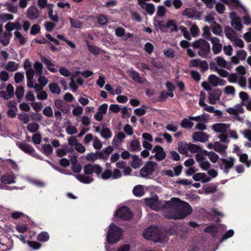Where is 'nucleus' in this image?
<instances>
[{"label":"nucleus","mask_w":251,"mask_h":251,"mask_svg":"<svg viewBox=\"0 0 251 251\" xmlns=\"http://www.w3.org/2000/svg\"><path fill=\"white\" fill-rule=\"evenodd\" d=\"M176 208L165 213V217L168 219H183L192 212V208L190 204L185 201L179 200Z\"/></svg>","instance_id":"f257e3e1"},{"label":"nucleus","mask_w":251,"mask_h":251,"mask_svg":"<svg viewBox=\"0 0 251 251\" xmlns=\"http://www.w3.org/2000/svg\"><path fill=\"white\" fill-rule=\"evenodd\" d=\"M123 233L121 228L113 223L111 224L106 235L107 243L111 245L117 243L121 239Z\"/></svg>","instance_id":"f03ea898"},{"label":"nucleus","mask_w":251,"mask_h":251,"mask_svg":"<svg viewBox=\"0 0 251 251\" xmlns=\"http://www.w3.org/2000/svg\"><path fill=\"white\" fill-rule=\"evenodd\" d=\"M192 46L195 49H199L198 55L204 58H207L210 52V46L206 40L200 39L193 42Z\"/></svg>","instance_id":"7ed1b4c3"},{"label":"nucleus","mask_w":251,"mask_h":251,"mask_svg":"<svg viewBox=\"0 0 251 251\" xmlns=\"http://www.w3.org/2000/svg\"><path fill=\"white\" fill-rule=\"evenodd\" d=\"M143 237L151 240L159 242L161 240L160 232L157 228L149 227L146 229L143 232Z\"/></svg>","instance_id":"20e7f679"},{"label":"nucleus","mask_w":251,"mask_h":251,"mask_svg":"<svg viewBox=\"0 0 251 251\" xmlns=\"http://www.w3.org/2000/svg\"><path fill=\"white\" fill-rule=\"evenodd\" d=\"M157 167V164L153 161H148L140 171V174L143 177H147L152 175Z\"/></svg>","instance_id":"39448f33"},{"label":"nucleus","mask_w":251,"mask_h":251,"mask_svg":"<svg viewBox=\"0 0 251 251\" xmlns=\"http://www.w3.org/2000/svg\"><path fill=\"white\" fill-rule=\"evenodd\" d=\"M115 215L123 221H129L132 218L133 214L128 207L124 206L116 210Z\"/></svg>","instance_id":"423d86ee"},{"label":"nucleus","mask_w":251,"mask_h":251,"mask_svg":"<svg viewBox=\"0 0 251 251\" xmlns=\"http://www.w3.org/2000/svg\"><path fill=\"white\" fill-rule=\"evenodd\" d=\"M84 173L86 175H89L95 173L98 176L102 172V167L98 164H87L83 167Z\"/></svg>","instance_id":"0eeeda50"},{"label":"nucleus","mask_w":251,"mask_h":251,"mask_svg":"<svg viewBox=\"0 0 251 251\" xmlns=\"http://www.w3.org/2000/svg\"><path fill=\"white\" fill-rule=\"evenodd\" d=\"M221 163L219 164V168L226 174H227L229 170L233 167L234 164L235 159L233 158H230L229 160L226 158H221Z\"/></svg>","instance_id":"6e6552de"},{"label":"nucleus","mask_w":251,"mask_h":251,"mask_svg":"<svg viewBox=\"0 0 251 251\" xmlns=\"http://www.w3.org/2000/svg\"><path fill=\"white\" fill-rule=\"evenodd\" d=\"M17 146L18 147L19 149H20L22 151L24 152L34 156L35 150L33 148V147L28 144L25 142H17L16 143Z\"/></svg>","instance_id":"1a4fd4ad"},{"label":"nucleus","mask_w":251,"mask_h":251,"mask_svg":"<svg viewBox=\"0 0 251 251\" xmlns=\"http://www.w3.org/2000/svg\"><path fill=\"white\" fill-rule=\"evenodd\" d=\"M152 152H155L154 157L159 161L163 160L166 156V153L164 151L163 147L159 145H156L154 147Z\"/></svg>","instance_id":"9d476101"},{"label":"nucleus","mask_w":251,"mask_h":251,"mask_svg":"<svg viewBox=\"0 0 251 251\" xmlns=\"http://www.w3.org/2000/svg\"><path fill=\"white\" fill-rule=\"evenodd\" d=\"M222 92L219 89H215L210 91L208 93L209 102L211 104H215L216 101L220 99Z\"/></svg>","instance_id":"9b49d317"},{"label":"nucleus","mask_w":251,"mask_h":251,"mask_svg":"<svg viewBox=\"0 0 251 251\" xmlns=\"http://www.w3.org/2000/svg\"><path fill=\"white\" fill-rule=\"evenodd\" d=\"M54 105L60 111L68 114L70 110V105L61 100H56L54 102Z\"/></svg>","instance_id":"f8f14e48"},{"label":"nucleus","mask_w":251,"mask_h":251,"mask_svg":"<svg viewBox=\"0 0 251 251\" xmlns=\"http://www.w3.org/2000/svg\"><path fill=\"white\" fill-rule=\"evenodd\" d=\"M40 12L35 6H30L27 10L26 15L30 20H34L39 17Z\"/></svg>","instance_id":"ddd939ff"},{"label":"nucleus","mask_w":251,"mask_h":251,"mask_svg":"<svg viewBox=\"0 0 251 251\" xmlns=\"http://www.w3.org/2000/svg\"><path fill=\"white\" fill-rule=\"evenodd\" d=\"M192 138L194 141L204 143L208 140L209 136L203 132H195L193 134Z\"/></svg>","instance_id":"4468645a"},{"label":"nucleus","mask_w":251,"mask_h":251,"mask_svg":"<svg viewBox=\"0 0 251 251\" xmlns=\"http://www.w3.org/2000/svg\"><path fill=\"white\" fill-rule=\"evenodd\" d=\"M193 178L194 180L198 181L201 180L202 183H206L211 180V177L207 176L204 173H198L193 175Z\"/></svg>","instance_id":"2eb2a0df"},{"label":"nucleus","mask_w":251,"mask_h":251,"mask_svg":"<svg viewBox=\"0 0 251 251\" xmlns=\"http://www.w3.org/2000/svg\"><path fill=\"white\" fill-rule=\"evenodd\" d=\"M212 127L215 132L224 133L226 132L229 127V125L223 123H217L214 124Z\"/></svg>","instance_id":"dca6fc26"},{"label":"nucleus","mask_w":251,"mask_h":251,"mask_svg":"<svg viewBox=\"0 0 251 251\" xmlns=\"http://www.w3.org/2000/svg\"><path fill=\"white\" fill-rule=\"evenodd\" d=\"M212 32L217 35L222 36L223 28L222 26L216 21H213L211 24Z\"/></svg>","instance_id":"f3484780"},{"label":"nucleus","mask_w":251,"mask_h":251,"mask_svg":"<svg viewBox=\"0 0 251 251\" xmlns=\"http://www.w3.org/2000/svg\"><path fill=\"white\" fill-rule=\"evenodd\" d=\"M179 199L177 198H173L170 201H166L165 203V206L168 208H171V211H172L174 209L176 208L177 203L179 201Z\"/></svg>","instance_id":"a211bd4d"},{"label":"nucleus","mask_w":251,"mask_h":251,"mask_svg":"<svg viewBox=\"0 0 251 251\" xmlns=\"http://www.w3.org/2000/svg\"><path fill=\"white\" fill-rule=\"evenodd\" d=\"M128 74L134 81L141 84L144 83L142 77L136 71L133 70L129 71Z\"/></svg>","instance_id":"6ab92c4d"},{"label":"nucleus","mask_w":251,"mask_h":251,"mask_svg":"<svg viewBox=\"0 0 251 251\" xmlns=\"http://www.w3.org/2000/svg\"><path fill=\"white\" fill-rule=\"evenodd\" d=\"M40 59L45 64L46 68L48 70L52 73L57 72V70L56 68L51 67V66H53V64L50 60L43 56H41Z\"/></svg>","instance_id":"aec40b11"},{"label":"nucleus","mask_w":251,"mask_h":251,"mask_svg":"<svg viewBox=\"0 0 251 251\" xmlns=\"http://www.w3.org/2000/svg\"><path fill=\"white\" fill-rule=\"evenodd\" d=\"M1 181L2 183L6 184H12L15 182L13 175L10 174L3 175L1 177Z\"/></svg>","instance_id":"412c9836"},{"label":"nucleus","mask_w":251,"mask_h":251,"mask_svg":"<svg viewBox=\"0 0 251 251\" xmlns=\"http://www.w3.org/2000/svg\"><path fill=\"white\" fill-rule=\"evenodd\" d=\"M231 25L237 30H240L243 27L240 19L238 17L232 18L231 22Z\"/></svg>","instance_id":"4be33fe9"},{"label":"nucleus","mask_w":251,"mask_h":251,"mask_svg":"<svg viewBox=\"0 0 251 251\" xmlns=\"http://www.w3.org/2000/svg\"><path fill=\"white\" fill-rule=\"evenodd\" d=\"M225 33L226 37L231 41H233L236 37V32L229 26H225Z\"/></svg>","instance_id":"5701e85b"},{"label":"nucleus","mask_w":251,"mask_h":251,"mask_svg":"<svg viewBox=\"0 0 251 251\" xmlns=\"http://www.w3.org/2000/svg\"><path fill=\"white\" fill-rule=\"evenodd\" d=\"M76 179L80 182L85 183L89 184L93 181L94 179L88 176H85L83 175H77L75 176Z\"/></svg>","instance_id":"b1692460"},{"label":"nucleus","mask_w":251,"mask_h":251,"mask_svg":"<svg viewBox=\"0 0 251 251\" xmlns=\"http://www.w3.org/2000/svg\"><path fill=\"white\" fill-rule=\"evenodd\" d=\"M130 147L133 151H139L141 150L140 142L138 139H133L130 143Z\"/></svg>","instance_id":"393cba45"},{"label":"nucleus","mask_w":251,"mask_h":251,"mask_svg":"<svg viewBox=\"0 0 251 251\" xmlns=\"http://www.w3.org/2000/svg\"><path fill=\"white\" fill-rule=\"evenodd\" d=\"M204 231L210 233L212 237H216V234L219 231V228L216 226L210 225L204 229Z\"/></svg>","instance_id":"a878e982"},{"label":"nucleus","mask_w":251,"mask_h":251,"mask_svg":"<svg viewBox=\"0 0 251 251\" xmlns=\"http://www.w3.org/2000/svg\"><path fill=\"white\" fill-rule=\"evenodd\" d=\"M227 147L221 144L218 142H215L214 145L213 149L217 152L221 154L226 153V149Z\"/></svg>","instance_id":"bb28decb"},{"label":"nucleus","mask_w":251,"mask_h":251,"mask_svg":"<svg viewBox=\"0 0 251 251\" xmlns=\"http://www.w3.org/2000/svg\"><path fill=\"white\" fill-rule=\"evenodd\" d=\"M50 239V235L47 231L41 232L37 237V240L42 242H47Z\"/></svg>","instance_id":"cd10ccee"},{"label":"nucleus","mask_w":251,"mask_h":251,"mask_svg":"<svg viewBox=\"0 0 251 251\" xmlns=\"http://www.w3.org/2000/svg\"><path fill=\"white\" fill-rule=\"evenodd\" d=\"M189 119L184 118L183 119L181 123L180 126L186 129H190L193 126L194 123L190 121Z\"/></svg>","instance_id":"c85d7f7f"},{"label":"nucleus","mask_w":251,"mask_h":251,"mask_svg":"<svg viewBox=\"0 0 251 251\" xmlns=\"http://www.w3.org/2000/svg\"><path fill=\"white\" fill-rule=\"evenodd\" d=\"M187 150L193 153L199 152L201 151L200 146L191 143L188 144Z\"/></svg>","instance_id":"c756f323"},{"label":"nucleus","mask_w":251,"mask_h":251,"mask_svg":"<svg viewBox=\"0 0 251 251\" xmlns=\"http://www.w3.org/2000/svg\"><path fill=\"white\" fill-rule=\"evenodd\" d=\"M203 151L205 154H207L210 160L212 163H216L219 158V155L213 151L208 152L205 150Z\"/></svg>","instance_id":"7c9ffc66"},{"label":"nucleus","mask_w":251,"mask_h":251,"mask_svg":"<svg viewBox=\"0 0 251 251\" xmlns=\"http://www.w3.org/2000/svg\"><path fill=\"white\" fill-rule=\"evenodd\" d=\"M133 194L136 197H141L144 194L143 187L141 185L135 186L132 190Z\"/></svg>","instance_id":"2f4dec72"},{"label":"nucleus","mask_w":251,"mask_h":251,"mask_svg":"<svg viewBox=\"0 0 251 251\" xmlns=\"http://www.w3.org/2000/svg\"><path fill=\"white\" fill-rule=\"evenodd\" d=\"M187 147L188 144L186 142L184 143L179 142L178 143V151L181 154H186L188 152Z\"/></svg>","instance_id":"473e14b6"},{"label":"nucleus","mask_w":251,"mask_h":251,"mask_svg":"<svg viewBox=\"0 0 251 251\" xmlns=\"http://www.w3.org/2000/svg\"><path fill=\"white\" fill-rule=\"evenodd\" d=\"M126 138V135L122 132H118L116 135V137H114L112 140V143L114 144H116L117 142H118L119 143L123 142V140Z\"/></svg>","instance_id":"72a5a7b5"},{"label":"nucleus","mask_w":251,"mask_h":251,"mask_svg":"<svg viewBox=\"0 0 251 251\" xmlns=\"http://www.w3.org/2000/svg\"><path fill=\"white\" fill-rule=\"evenodd\" d=\"M132 158L133 161L131 163V165L134 169H137L141 165V159H140L138 156L135 154L132 156Z\"/></svg>","instance_id":"f704fd0d"},{"label":"nucleus","mask_w":251,"mask_h":251,"mask_svg":"<svg viewBox=\"0 0 251 251\" xmlns=\"http://www.w3.org/2000/svg\"><path fill=\"white\" fill-rule=\"evenodd\" d=\"M166 26H167V28H171L170 30L172 32L174 31L177 32L178 30V27L174 20H169L167 22Z\"/></svg>","instance_id":"c9c22d12"},{"label":"nucleus","mask_w":251,"mask_h":251,"mask_svg":"<svg viewBox=\"0 0 251 251\" xmlns=\"http://www.w3.org/2000/svg\"><path fill=\"white\" fill-rule=\"evenodd\" d=\"M5 69L9 72H14L18 70V65L14 61H9L5 67Z\"/></svg>","instance_id":"e433bc0d"},{"label":"nucleus","mask_w":251,"mask_h":251,"mask_svg":"<svg viewBox=\"0 0 251 251\" xmlns=\"http://www.w3.org/2000/svg\"><path fill=\"white\" fill-rule=\"evenodd\" d=\"M49 88L50 91L54 94H59L61 92V89L59 86L55 83H51L49 85Z\"/></svg>","instance_id":"4c0bfd02"},{"label":"nucleus","mask_w":251,"mask_h":251,"mask_svg":"<svg viewBox=\"0 0 251 251\" xmlns=\"http://www.w3.org/2000/svg\"><path fill=\"white\" fill-rule=\"evenodd\" d=\"M34 68L38 75H42L43 66L41 63L36 61L34 64Z\"/></svg>","instance_id":"58836bf2"},{"label":"nucleus","mask_w":251,"mask_h":251,"mask_svg":"<svg viewBox=\"0 0 251 251\" xmlns=\"http://www.w3.org/2000/svg\"><path fill=\"white\" fill-rule=\"evenodd\" d=\"M39 128V125L38 124L35 122H32L29 124L27 126V129L28 130L31 132L34 133L36 132Z\"/></svg>","instance_id":"ea45409f"},{"label":"nucleus","mask_w":251,"mask_h":251,"mask_svg":"<svg viewBox=\"0 0 251 251\" xmlns=\"http://www.w3.org/2000/svg\"><path fill=\"white\" fill-rule=\"evenodd\" d=\"M43 153L47 156L50 155L53 152V149L51 146L49 144H44L42 146Z\"/></svg>","instance_id":"a19ab883"},{"label":"nucleus","mask_w":251,"mask_h":251,"mask_svg":"<svg viewBox=\"0 0 251 251\" xmlns=\"http://www.w3.org/2000/svg\"><path fill=\"white\" fill-rule=\"evenodd\" d=\"M216 60L217 62V64L218 66L226 68L227 69H229L230 68L226 66L227 64V62L226 60H225L223 57L221 56H218L216 58Z\"/></svg>","instance_id":"79ce46f5"},{"label":"nucleus","mask_w":251,"mask_h":251,"mask_svg":"<svg viewBox=\"0 0 251 251\" xmlns=\"http://www.w3.org/2000/svg\"><path fill=\"white\" fill-rule=\"evenodd\" d=\"M205 191L209 194L215 193L217 190V187L214 184H209L205 186Z\"/></svg>","instance_id":"37998d69"},{"label":"nucleus","mask_w":251,"mask_h":251,"mask_svg":"<svg viewBox=\"0 0 251 251\" xmlns=\"http://www.w3.org/2000/svg\"><path fill=\"white\" fill-rule=\"evenodd\" d=\"M206 114H203L201 115L194 117V116H190L189 117V119L191 120L199 121V122H207V119L206 117Z\"/></svg>","instance_id":"c03bdc74"},{"label":"nucleus","mask_w":251,"mask_h":251,"mask_svg":"<svg viewBox=\"0 0 251 251\" xmlns=\"http://www.w3.org/2000/svg\"><path fill=\"white\" fill-rule=\"evenodd\" d=\"M219 78L216 76L215 75H210L208 76V80L210 83H211L214 86H217L219 85Z\"/></svg>","instance_id":"a18cd8bd"},{"label":"nucleus","mask_w":251,"mask_h":251,"mask_svg":"<svg viewBox=\"0 0 251 251\" xmlns=\"http://www.w3.org/2000/svg\"><path fill=\"white\" fill-rule=\"evenodd\" d=\"M101 136L104 139H108L112 136L111 130L107 127L103 128L100 132Z\"/></svg>","instance_id":"49530a36"},{"label":"nucleus","mask_w":251,"mask_h":251,"mask_svg":"<svg viewBox=\"0 0 251 251\" xmlns=\"http://www.w3.org/2000/svg\"><path fill=\"white\" fill-rule=\"evenodd\" d=\"M14 35L15 36L17 39H18L19 43L21 45H24L26 43L27 39L22 36L21 32L18 31H15Z\"/></svg>","instance_id":"de8ad7c7"},{"label":"nucleus","mask_w":251,"mask_h":251,"mask_svg":"<svg viewBox=\"0 0 251 251\" xmlns=\"http://www.w3.org/2000/svg\"><path fill=\"white\" fill-rule=\"evenodd\" d=\"M69 20L70 21L71 26L75 28H80L81 27L82 25V22H80L79 20L74 19L72 18H70Z\"/></svg>","instance_id":"09e8293b"},{"label":"nucleus","mask_w":251,"mask_h":251,"mask_svg":"<svg viewBox=\"0 0 251 251\" xmlns=\"http://www.w3.org/2000/svg\"><path fill=\"white\" fill-rule=\"evenodd\" d=\"M11 218L17 220L19 219L20 217H24L26 218L28 220L29 217L27 216H25L24 213L18 211H14L11 214Z\"/></svg>","instance_id":"8fccbe9b"},{"label":"nucleus","mask_w":251,"mask_h":251,"mask_svg":"<svg viewBox=\"0 0 251 251\" xmlns=\"http://www.w3.org/2000/svg\"><path fill=\"white\" fill-rule=\"evenodd\" d=\"M146 6L145 7V9L150 15H152L155 11L154 5L153 4L151 3H147L146 4ZM142 8H144V7L142 6Z\"/></svg>","instance_id":"3c124183"},{"label":"nucleus","mask_w":251,"mask_h":251,"mask_svg":"<svg viewBox=\"0 0 251 251\" xmlns=\"http://www.w3.org/2000/svg\"><path fill=\"white\" fill-rule=\"evenodd\" d=\"M53 10L52 8H50L48 11V15L49 18L54 22L57 23L59 21L58 16L57 14H53Z\"/></svg>","instance_id":"603ef678"},{"label":"nucleus","mask_w":251,"mask_h":251,"mask_svg":"<svg viewBox=\"0 0 251 251\" xmlns=\"http://www.w3.org/2000/svg\"><path fill=\"white\" fill-rule=\"evenodd\" d=\"M28 245L34 250H38L41 248L42 245L40 243L36 241H27Z\"/></svg>","instance_id":"864d4df0"},{"label":"nucleus","mask_w":251,"mask_h":251,"mask_svg":"<svg viewBox=\"0 0 251 251\" xmlns=\"http://www.w3.org/2000/svg\"><path fill=\"white\" fill-rule=\"evenodd\" d=\"M82 169L81 165L72 160V170L75 173H79Z\"/></svg>","instance_id":"5fc2aeb1"},{"label":"nucleus","mask_w":251,"mask_h":251,"mask_svg":"<svg viewBox=\"0 0 251 251\" xmlns=\"http://www.w3.org/2000/svg\"><path fill=\"white\" fill-rule=\"evenodd\" d=\"M89 51L93 54L98 55L100 53V49L96 46L87 44Z\"/></svg>","instance_id":"6e6d98bb"},{"label":"nucleus","mask_w":251,"mask_h":251,"mask_svg":"<svg viewBox=\"0 0 251 251\" xmlns=\"http://www.w3.org/2000/svg\"><path fill=\"white\" fill-rule=\"evenodd\" d=\"M16 229L19 232L24 233L27 231L28 229V226L27 224L17 225L16 226Z\"/></svg>","instance_id":"4d7b16f0"},{"label":"nucleus","mask_w":251,"mask_h":251,"mask_svg":"<svg viewBox=\"0 0 251 251\" xmlns=\"http://www.w3.org/2000/svg\"><path fill=\"white\" fill-rule=\"evenodd\" d=\"M24 89L23 86H19L17 87L16 90V96L18 99H21L24 96Z\"/></svg>","instance_id":"13d9d810"},{"label":"nucleus","mask_w":251,"mask_h":251,"mask_svg":"<svg viewBox=\"0 0 251 251\" xmlns=\"http://www.w3.org/2000/svg\"><path fill=\"white\" fill-rule=\"evenodd\" d=\"M13 19V15L10 14L2 13L0 15V19H1L3 22H5L8 20H12Z\"/></svg>","instance_id":"bf43d9fd"},{"label":"nucleus","mask_w":251,"mask_h":251,"mask_svg":"<svg viewBox=\"0 0 251 251\" xmlns=\"http://www.w3.org/2000/svg\"><path fill=\"white\" fill-rule=\"evenodd\" d=\"M86 158L88 161L94 162L99 158V156L97 152L95 153L91 152L87 154Z\"/></svg>","instance_id":"052dcab7"},{"label":"nucleus","mask_w":251,"mask_h":251,"mask_svg":"<svg viewBox=\"0 0 251 251\" xmlns=\"http://www.w3.org/2000/svg\"><path fill=\"white\" fill-rule=\"evenodd\" d=\"M40 26L38 25H33L30 29V34L32 35H35L40 32Z\"/></svg>","instance_id":"680f3d73"},{"label":"nucleus","mask_w":251,"mask_h":251,"mask_svg":"<svg viewBox=\"0 0 251 251\" xmlns=\"http://www.w3.org/2000/svg\"><path fill=\"white\" fill-rule=\"evenodd\" d=\"M215 9L218 13L222 14L225 10V6L223 3L219 2L216 4Z\"/></svg>","instance_id":"e2e57ef3"},{"label":"nucleus","mask_w":251,"mask_h":251,"mask_svg":"<svg viewBox=\"0 0 251 251\" xmlns=\"http://www.w3.org/2000/svg\"><path fill=\"white\" fill-rule=\"evenodd\" d=\"M180 29L183 33L184 37L188 40H191V37L189 32L187 31V28L185 26L181 25L180 26Z\"/></svg>","instance_id":"0e129e2a"},{"label":"nucleus","mask_w":251,"mask_h":251,"mask_svg":"<svg viewBox=\"0 0 251 251\" xmlns=\"http://www.w3.org/2000/svg\"><path fill=\"white\" fill-rule=\"evenodd\" d=\"M18 118L23 122L24 124H27L29 121V117L27 114H20L18 115Z\"/></svg>","instance_id":"69168bd1"},{"label":"nucleus","mask_w":251,"mask_h":251,"mask_svg":"<svg viewBox=\"0 0 251 251\" xmlns=\"http://www.w3.org/2000/svg\"><path fill=\"white\" fill-rule=\"evenodd\" d=\"M43 113L44 115L51 117L53 116V111L51 107L46 106L43 110Z\"/></svg>","instance_id":"338daca9"},{"label":"nucleus","mask_w":251,"mask_h":251,"mask_svg":"<svg viewBox=\"0 0 251 251\" xmlns=\"http://www.w3.org/2000/svg\"><path fill=\"white\" fill-rule=\"evenodd\" d=\"M166 12V9L165 7L162 5H159L157 7L156 15L158 17H162L165 15Z\"/></svg>","instance_id":"774afa93"}]
</instances>
